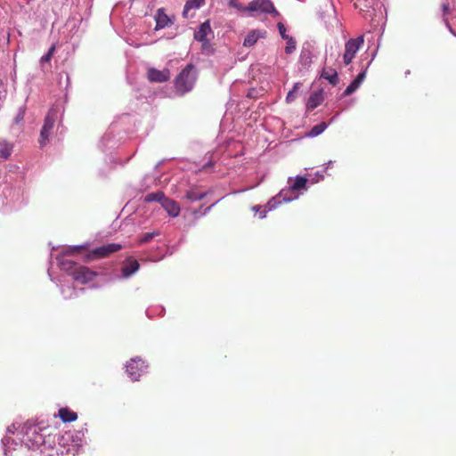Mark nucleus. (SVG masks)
<instances>
[{
	"instance_id": "1",
	"label": "nucleus",
	"mask_w": 456,
	"mask_h": 456,
	"mask_svg": "<svg viewBox=\"0 0 456 456\" xmlns=\"http://www.w3.org/2000/svg\"><path fill=\"white\" fill-rule=\"evenodd\" d=\"M307 182L308 179L305 176H297L293 183H291V178H289V186L282 189L278 195L267 203L268 209H273L276 204H281L282 201L289 202L297 199L301 191L306 190Z\"/></svg>"
},
{
	"instance_id": "2",
	"label": "nucleus",
	"mask_w": 456,
	"mask_h": 456,
	"mask_svg": "<svg viewBox=\"0 0 456 456\" xmlns=\"http://www.w3.org/2000/svg\"><path fill=\"white\" fill-rule=\"evenodd\" d=\"M196 71L192 64H188L175 79V88L179 95L192 90L196 82Z\"/></svg>"
},
{
	"instance_id": "3",
	"label": "nucleus",
	"mask_w": 456,
	"mask_h": 456,
	"mask_svg": "<svg viewBox=\"0 0 456 456\" xmlns=\"http://www.w3.org/2000/svg\"><path fill=\"white\" fill-rule=\"evenodd\" d=\"M57 110L56 109H50L47 112L43 127L40 132V137H39V144L41 147H44L46 145V143L49 141V136L52 134V131L53 129L56 118H57Z\"/></svg>"
},
{
	"instance_id": "4",
	"label": "nucleus",
	"mask_w": 456,
	"mask_h": 456,
	"mask_svg": "<svg viewBox=\"0 0 456 456\" xmlns=\"http://www.w3.org/2000/svg\"><path fill=\"white\" fill-rule=\"evenodd\" d=\"M363 37L360 36L356 38H351L346 43L343 55L345 65H349L352 62L360 47L363 45Z\"/></svg>"
},
{
	"instance_id": "5",
	"label": "nucleus",
	"mask_w": 456,
	"mask_h": 456,
	"mask_svg": "<svg viewBox=\"0 0 456 456\" xmlns=\"http://www.w3.org/2000/svg\"><path fill=\"white\" fill-rule=\"evenodd\" d=\"M122 248V246L118 243H109L102 245L93 249L89 254L86 255V260L90 261L95 258H103L110 256L114 252H118Z\"/></svg>"
},
{
	"instance_id": "6",
	"label": "nucleus",
	"mask_w": 456,
	"mask_h": 456,
	"mask_svg": "<svg viewBox=\"0 0 456 456\" xmlns=\"http://www.w3.org/2000/svg\"><path fill=\"white\" fill-rule=\"evenodd\" d=\"M146 368L145 362L141 358H132L126 365V373L133 381H137L141 373Z\"/></svg>"
},
{
	"instance_id": "7",
	"label": "nucleus",
	"mask_w": 456,
	"mask_h": 456,
	"mask_svg": "<svg viewBox=\"0 0 456 456\" xmlns=\"http://www.w3.org/2000/svg\"><path fill=\"white\" fill-rule=\"evenodd\" d=\"M245 10L279 15V12L276 11L273 4L270 0H253L248 4Z\"/></svg>"
},
{
	"instance_id": "8",
	"label": "nucleus",
	"mask_w": 456,
	"mask_h": 456,
	"mask_svg": "<svg viewBox=\"0 0 456 456\" xmlns=\"http://www.w3.org/2000/svg\"><path fill=\"white\" fill-rule=\"evenodd\" d=\"M95 276V272L91 271L86 266L78 265L76 269V272L73 273L72 278L82 284H86L87 282L93 281Z\"/></svg>"
},
{
	"instance_id": "9",
	"label": "nucleus",
	"mask_w": 456,
	"mask_h": 456,
	"mask_svg": "<svg viewBox=\"0 0 456 456\" xmlns=\"http://www.w3.org/2000/svg\"><path fill=\"white\" fill-rule=\"evenodd\" d=\"M148 79L151 82L163 83L170 78V71L168 69L159 70L155 68H150L147 72Z\"/></svg>"
},
{
	"instance_id": "10",
	"label": "nucleus",
	"mask_w": 456,
	"mask_h": 456,
	"mask_svg": "<svg viewBox=\"0 0 456 456\" xmlns=\"http://www.w3.org/2000/svg\"><path fill=\"white\" fill-rule=\"evenodd\" d=\"M139 267L140 265L137 260L132 257L127 258L121 268L123 277L127 278L131 276L139 269Z\"/></svg>"
},
{
	"instance_id": "11",
	"label": "nucleus",
	"mask_w": 456,
	"mask_h": 456,
	"mask_svg": "<svg viewBox=\"0 0 456 456\" xmlns=\"http://www.w3.org/2000/svg\"><path fill=\"white\" fill-rule=\"evenodd\" d=\"M161 206L172 217H176L180 214V206L171 199L165 198Z\"/></svg>"
},
{
	"instance_id": "12",
	"label": "nucleus",
	"mask_w": 456,
	"mask_h": 456,
	"mask_svg": "<svg viewBox=\"0 0 456 456\" xmlns=\"http://www.w3.org/2000/svg\"><path fill=\"white\" fill-rule=\"evenodd\" d=\"M212 33L209 20H206L200 26L199 30L195 33V39L203 43H207L208 40L207 36Z\"/></svg>"
},
{
	"instance_id": "13",
	"label": "nucleus",
	"mask_w": 456,
	"mask_h": 456,
	"mask_svg": "<svg viewBox=\"0 0 456 456\" xmlns=\"http://www.w3.org/2000/svg\"><path fill=\"white\" fill-rule=\"evenodd\" d=\"M265 31L252 30L244 39L243 45L246 47L253 46L259 38L265 37Z\"/></svg>"
},
{
	"instance_id": "14",
	"label": "nucleus",
	"mask_w": 456,
	"mask_h": 456,
	"mask_svg": "<svg viewBox=\"0 0 456 456\" xmlns=\"http://www.w3.org/2000/svg\"><path fill=\"white\" fill-rule=\"evenodd\" d=\"M156 29L163 28L171 23L169 17L165 13L164 9L160 8L157 11L156 16Z\"/></svg>"
},
{
	"instance_id": "15",
	"label": "nucleus",
	"mask_w": 456,
	"mask_h": 456,
	"mask_svg": "<svg viewBox=\"0 0 456 456\" xmlns=\"http://www.w3.org/2000/svg\"><path fill=\"white\" fill-rule=\"evenodd\" d=\"M324 100L323 94L322 91L314 92L307 101V109L314 110L317 108Z\"/></svg>"
},
{
	"instance_id": "16",
	"label": "nucleus",
	"mask_w": 456,
	"mask_h": 456,
	"mask_svg": "<svg viewBox=\"0 0 456 456\" xmlns=\"http://www.w3.org/2000/svg\"><path fill=\"white\" fill-rule=\"evenodd\" d=\"M58 415L63 422H73L77 419V413L70 411L69 408H61L58 411Z\"/></svg>"
},
{
	"instance_id": "17",
	"label": "nucleus",
	"mask_w": 456,
	"mask_h": 456,
	"mask_svg": "<svg viewBox=\"0 0 456 456\" xmlns=\"http://www.w3.org/2000/svg\"><path fill=\"white\" fill-rule=\"evenodd\" d=\"M208 192L199 191L197 189H191L185 192L184 198L189 201H197L204 199Z\"/></svg>"
},
{
	"instance_id": "18",
	"label": "nucleus",
	"mask_w": 456,
	"mask_h": 456,
	"mask_svg": "<svg viewBox=\"0 0 456 456\" xmlns=\"http://www.w3.org/2000/svg\"><path fill=\"white\" fill-rule=\"evenodd\" d=\"M322 77L327 79L331 85L337 86L338 83V73L335 69H323L321 75Z\"/></svg>"
},
{
	"instance_id": "19",
	"label": "nucleus",
	"mask_w": 456,
	"mask_h": 456,
	"mask_svg": "<svg viewBox=\"0 0 456 456\" xmlns=\"http://www.w3.org/2000/svg\"><path fill=\"white\" fill-rule=\"evenodd\" d=\"M12 151V144L6 141H0V159H7Z\"/></svg>"
},
{
	"instance_id": "20",
	"label": "nucleus",
	"mask_w": 456,
	"mask_h": 456,
	"mask_svg": "<svg viewBox=\"0 0 456 456\" xmlns=\"http://www.w3.org/2000/svg\"><path fill=\"white\" fill-rule=\"evenodd\" d=\"M205 0H188L184 5V9L183 12V16L187 18L188 17V12L191 9L199 8Z\"/></svg>"
},
{
	"instance_id": "21",
	"label": "nucleus",
	"mask_w": 456,
	"mask_h": 456,
	"mask_svg": "<svg viewBox=\"0 0 456 456\" xmlns=\"http://www.w3.org/2000/svg\"><path fill=\"white\" fill-rule=\"evenodd\" d=\"M79 265L70 260H62L61 262V269L68 273L70 276H73V273L76 272Z\"/></svg>"
},
{
	"instance_id": "22",
	"label": "nucleus",
	"mask_w": 456,
	"mask_h": 456,
	"mask_svg": "<svg viewBox=\"0 0 456 456\" xmlns=\"http://www.w3.org/2000/svg\"><path fill=\"white\" fill-rule=\"evenodd\" d=\"M165 198L166 197H165L164 192L157 191V192H152V193L147 194L145 196L144 201L145 202L157 201V202H159L160 204H162Z\"/></svg>"
},
{
	"instance_id": "23",
	"label": "nucleus",
	"mask_w": 456,
	"mask_h": 456,
	"mask_svg": "<svg viewBox=\"0 0 456 456\" xmlns=\"http://www.w3.org/2000/svg\"><path fill=\"white\" fill-rule=\"evenodd\" d=\"M326 128V123L321 122L311 128L310 132L308 133V135L312 137L317 136L321 134Z\"/></svg>"
},
{
	"instance_id": "24",
	"label": "nucleus",
	"mask_w": 456,
	"mask_h": 456,
	"mask_svg": "<svg viewBox=\"0 0 456 456\" xmlns=\"http://www.w3.org/2000/svg\"><path fill=\"white\" fill-rule=\"evenodd\" d=\"M287 40V45L285 47V53L287 54L292 53L296 50V41L293 37H289Z\"/></svg>"
},
{
	"instance_id": "25",
	"label": "nucleus",
	"mask_w": 456,
	"mask_h": 456,
	"mask_svg": "<svg viewBox=\"0 0 456 456\" xmlns=\"http://www.w3.org/2000/svg\"><path fill=\"white\" fill-rule=\"evenodd\" d=\"M54 52H55V45H53L49 48L48 52L45 55H43L41 57V59H40L41 63H45V62L50 61L52 57H53V53H54Z\"/></svg>"
},
{
	"instance_id": "26",
	"label": "nucleus",
	"mask_w": 456,
	"mask_h": 456,
	"mask_svg": "<svg viewBox=\"0 0 456 456\" xmlns=\"http://www.w3.org/2000/svg\"><path fill=\"white\" fill-rule=\"evenodd\" d=\"M360 86V85L355 82L354 80H353L350 85L346 88L345 92H344V94L345 95H350L351 94H353L358 87Z\"/></svg>"
},
{
	"instance_id": "27",
	"label": "nucleus",
	"mask_w": 456,
	"mask_h": 456,
	"mask_svg": "<svg viewBox=\"0 0 456 456\" xmlns=\"http://www.w3.org/2000/svg\"><path fill=\"white\" fill-rule=\"evenodd\" d=\"M157 233H154V232H147V233H144L139 240V243L140 244H143V243H147L149 241H151L154 236L156 235Z\"/></svg>"
},
{
	"instance_id": "28",
	"label": "nucleus",
	"mask_w": 456,
	"mask_h": 456,
	"mask_svg": "<svg viewBox=\"0 0 456 456\" xmlns=\"http://www.w3.org/2000/svg\"><path fill=\"white\" fill-rule=\"evenodd\" d=\"M85 248H86V247H84V246H75V247H72V248L67 249L66 252H65V255H71V254H75V253H79V252H81Z\"/></svg>"
},
{
	"instance_id": "29",
	"label": "nucleus",
	"mask_w": 456,
	"mask_h": 456,
	"mask_svg": "<svg viewBox=\"0 0 456 456\" xmlns=\"http://www.w3.org/2000/svg\"><path fill=\"white\" fill-rule=\"evenodd\" d=\"M277 27H278V29H279L280 35L281 36V37H282L283 39H287V38H289V37L287 35V33H286V28H285V26H284V24H283V23L279 22V23H278V25H277Z\"/></svg>"
},
{
	"instance_id": "30",
	"label": "nucleus",
	"mask_w": 456,
	"mask_h": 456,
	"mask_svg": "<svg viewBox=\"0 0 456 456\" xmlns=\"http://www.w3.org/2000/svg\"><path fill=\"white\" fill-rule=\"evenodd\" d=\"M228 4H229V6L238 9V10L243 9L241 4H239L237 0H228Z\"/></svg>"
},
{
	"instance_id": "31",
	"label": "nucleus",
	"mask_w": 456,
	"mask_h": 456,
	"mask_svg": "<svg viewBox=\"0 0 456 456\" xmlns=\"http://www.w3.org/2000/svg\"><path fill=\"white\" fill-rule=\"evenodd\" d=\"M366 75V71H362L354 79L355 82H357L359 85L362 84V82L364 80Z\"/></svg>"
},
{
	"instance_id": "32",
	"label": "nucleus",
	"mask_w": 456,
	"mask_h": 456,
	"mask_svg": "<svg viewBox=\"0 0 456 456\" xmlns=\"http://www.w3.org/2000/svg\"><path fill=\"white\" fill-rule=\"evenodd\" d=\"M4 97V90H3V83H2V80L0 79V101Z\"/></svg>"
},
{
	"instance_id": "33",
	"label": "nucleus",
	"mask_w": 456,
	"mask_h": 456,
	"mask_svg": "<svg viewBox=\"0 0 456 456\" xmlns=\"http://www.w3.org/2000/svg\"><path fill=\"white\" fill-rule=\"evenodd\" d=\"M286 99H287V101H288V102L292 101V100L294 99V92H292V91H291V92H289V93L288 94V95H287V98H286Z\"/></svg>"
},
{
	"instance_id": "34",
	"label": "nucleus",
	"mask_w": 456,
	"mask_h": 456,
	"mask_svg": "<svg viewBox=\"0 0 456 456\" xmlns=\"http://www.w3.org/2000/svg\"><path fill=\"white\" fill-rule=\"evenodd\" d=\"M260 209H261V207L258 205L252 207V210L255 212H258V211H260Z\"/></svg>"
},
{
	"instance_id": "35",
	"label": "nucleus",
	"mask_w": 456,
	"mask_h": 456,
	"mask_svg": "<svg viewBox=\"0 0 456 456\" xmlns=\"http://www.w3.org/2000/svg\"><path fill=\"white\" fill-rule=\"evenodd\" d=\"M443 9H444V12H448V10H449V5H448V4H444V5H443Z\"/></svg>"
},
{
	"instance_id": "36",
	"label": "nucleus",
	"mask_w": 456,
	"mask_h": 456,
	"mask_svg": "<svg viewBox=\"0 0 456 456\" xmlns=\"http://www.w3.org/2000/svg\"><path fill=\"white\" fill-rule=\"evenodd\" d=\"M265 216V211H263V212L261 213V215H260V217H261V218H264Z\"/></svg>"
},
{
	"instance_id": "37",
	"label": "nucleus",
	"mask_w": 456,
	"mask_h": 456,
	"mask_svg": "<svg viewBox=\"0 0 456 456\" xmlns=\"http://www.w3.org/2000/svg\"><path fill=\"white\" fill-rule=\"evenodd\" d=\"M455 36H456V34H455Z\"/></svg>"
}]
</instances>
